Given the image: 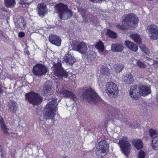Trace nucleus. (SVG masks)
<instances>
[{
	"label": "nucleus",
	"instance_id": "obj_1",
	"mask_svg": "<svg viewBox=\"0 0 158 158\" xmlns=\"http://www.w3.org/2000/svg\"><path fill=\"white\" fill-rule=\"evenodd\" d=\"M123 17L122 25L118 24L116 25V27L120 30H124L129 27L131 24L137 25L138 23V18L134 14H125Z\"/></svg>",
	"mask_w": 158,
	"mask_h": 158
},
{
	"label": "nucleus",
	"instance_id": "obj_2",
	"mask_svg": "<svg viewBox=\"0 0 158 158\" xmlns=\"http://www.w3.org/2000/svg\"><path fill=\"white\" fill-rule=\"evenodd\" d=\"M57 105L56 100H52L49 102L45 107L44 110L43 116L44 119H53L54 118L56 114L55 112Z\"/></svg>",
	"mask_w": 158,
	"mask_h": 158
},
{
	"label": "nucleus",
	"instance_id": "obj_3",
	"mask_svg": "<svg viewBox=\"0 0 158 158\" xmlns=\"http://www.w3.org/2000/svg\"><path fill=\"white\" fill-rule=\"evenodd\" d=\"M81 96L83 99H86L89 102H93L94 103H96L101 100V99L96 92L90 87L85 89L83 93Z\"/></svg>",
	"mask_w": 158,
	"mask_h": 158
},
{
	"label": "nucleus",
	"instance_id": "obj_4",
	"mask_svg": "<svg viewBox=\"0 0 158 158\" xmlns=\"http://www.w3.org/2000/svg\"><path fill=\"white\" fill-rule=\"evenodd\" d=\"M25 99L26 101L33 106H39L43 101V98L39 94L31 91L25 94Z\"/></svg>",
	"mask_w": 158,
	"mask_h": 158
},
{
	"label": "nucleus",
	"instance_id": "obj_5",
	"mask_svg": "<svg viewBox=\"0 0 158 158\" xmlns=\"http://www.w3.org/2000/svg\"><path fill=\"white\" fill-rule=\"evenodd\" d=\"M53 67L54 69V74L59 78H67L68 74L64 70L62 67V64L60 60H58L56 63H53Z\"/></svg>",
	"mask_w": 158,
	"mask_h": 158
},
{
	"label": "nucleus",
	"instance_id": "obj_6",
	"mask_svg": "<svg viewBox=\"0 0 158 158\" xmlns=\"http://www.w3.org/2000/svg\"><path fill=\"white\" fill-rule=\"evenodd\" d=\"M55 11L57 13L60 19H63V17L65 13H69L70 17L73 15L72 12L68 8V7L66 5L60 3L56 4L55 6Z\"/></svg>",
	"mask_w": 158,
	"mask_h": 158
},
{
	"label": "nucleus",
	"instance_id": "obj_7",
	"mask_svg": "<svg viewBox=\"0 0 158 158\" xmlns=\"http://www.w3.org/2000/svg\"><path fill=\"white\" fill-rule=\"evenodd\" d=\"M118 145L123 153L128 156L131 150V144L126 137H123L119 140Z\"/></svg>",
	"mask_w": 158,
	"mask_h": 158
},
{
	"label": "nucleus",
	"instance_id": "obj_8",
	"mask_svg": "<svg viewBox=\"0 0 158 158\" xmlns=\"http://www.w3.org/2000/svg\"><path fill=\"white\" fill-rule=\"evenodd\" d=\"M118 88L117 85L112 82H109L106 85V92L110 96L114 97L118 93Z\"/></svg>",
	"mask_w": 158,
	"mask_h": 158
},
{
	"label": "nucleus",
	"instance_id": "obj_9",
	"mask_svg": "<svg viewBox=\"0 0 158 158\" xmlns=\"http://www.w3.org/2000/svg\"><path fill=\"white\" fill-rule=\"evenodd\" d=\"M48 70L46 67L41 64H37L34 65L32 69L34 74L37 76H41L46 74Z\"/></svg>",
	"mask_w": 158,
	"mask_h": 158
},
{
	"label": "nucleus",
	"instance_id": "obj_10",
	"mask_svg": "<svg viewBox=\"0 0 158 158\" xmlns=\"http://www.w3.org/2000/svg\"><path fill=\"white\" fill-rule=\"evenodd\" d=\"M148 34L153 40L158 39V27L154 24L150 25L147 27Z\"/></svg>",
	"mask_w": 158,
	"mask_h": 158
},
{
	"label": "nucleus",
	"instance_id": "obj_11",
	"mask_svg": "<svg viewBox=\"0 0 158 158\" xmlns=\"http://www.w3.org/2000/svg\"><path fill=\"white\" fill-rule=\"evenodd\" d=\"M57 91L56 92L58 94L62 95L64 98H69L73 101H75L77 98L75 94L73 92H72L68 89H64L63 88L61 90L59 91Z\"/></svg>",
	"mask_w": 158,
	"mask_h": 158
},
{
	"label": "nucleus",
	"instance_id": "obj_12",
	"mask_svg": "<svg viewBox=\"0 0 158 158\" xmlns=\"http://www.w3.org/2000/svg\"><path fill=\"white\" fill-rule=\"evenodd\" d=\"M97 148L101 152V154H103V156L106 155L109 151V147L108 144L105 140H102L99 142L97 146Z\"/></svg>",
	"mask_w": 158,
	"mask_h": 158
},
{
	"label": "nucleus",
	"instance_id": "obj_13",
	"mask_svg": "<svg viewBox=\"0 0 158 158\" xmlns=\"http://www.w3.org/2000/svg\"><path fill=\"white\" fill-rule=\"evenodd\" d=\"M49 40L51 43L56 46L60 45L61 38L57 35L53 34L50 35L49 36Z\"/></svg>",
	"mask_w": 158,
	"mask_h": 158
},
{
	"label": "nucleus",
	"instance_id": "obj_14",
	"mask_svg": "<svg viewBox=\"0 0 158 158\" xmlns=\"http://www.w3.org/2000/svg\"><path fill=\"white\" fill-rule=\"evenodd\" d=\"M38 14L39 16L44 17L48 12L46 5L44 3H39L37 6Z\"/></svg>",
	"mask_w": 158,
	"mask_h": 158
},
{
	"label": "nucleus",
	"instance_id": "obj_15",
	"mask_svg": "<svg viewBox=\"0 0 158 158\" xmlns=\"http://www.w3.org/2000/svg\"><path fill=\"white\" fill-rule=\"evenodd\" d=\"M139 91L137 90V86H131L129 91V94L131 98L135 100H138L139 96Z\"/></svg>",
	"mask_w": 158,
	"mask_h": 158
},
{
	"label": "nucleus",
	"instance_id": "obj_16",
	"mask_svg": "<svg viewBox=\"0 0 158 158\" xmlns=\"http://www.w3.org/2000/svg\"><path fill=\"white\" fill-rule=\"evenodd\" d=\"M139 91L140 94L143 96H147L151 93L150 87L144 85H142L139 87Z\"/></svg>",
	"mask_w": 158,
	"mask_h": 158
},
{
	"label": "nucleus",
	"instance_id": "obj_17",
	"mask_svg": "<svg viewBox=\"0 0 158 158\" xmlns=\"http://www.w3.org/2000/svg\"><path fill=\"white\" fill-rule=\"evenodd\" d=\"M87 50L86 45L83 42H80L79 44L76 47V49H75V50L82 54L85 53Z\"/></svg>",
	"mask_w": 158,
	"mask_h": 158
},
{
	"label": "nucleus",
	"instance_id": "obj_18",
	"mask_svg": "<svg viewBox=\"0 0 158 158\" xmlns=\"http://www.w3.org/2000/svg\"><path fill=\"white\" fill-rule=\"evenodd\" d=\"M124 44L131 51L137 52L138 48L137 46L135 43L129 40L125 41Z\"/></svg>",
	"mask_w": 158,
	"mask_h": 158
},
{
	"label": "nucleus",
	"instance_id": "obj_19",
	"mask_svg": "<svg viewBox=\"0 0 158 158\" xmlns=\"http://www.w3.org/2000/svg\"><path fill=\"white\" fill-rule=\"evenodd\" d=\"M132 143L133 146L138 150H140L143 148V142L141 139H134L132 141Z\"/></svg>",
	"mask_w": 158,
	"mask_h": 158
},
{
	"label": "nucleus",
	"instance_id": "obj_20",
	"mask_svg": "<svg viewBox=\"0 0 158 158\" xmlns=\"http://www.w3.org/2000/svg\"><path fill=\"white\" fill-rule=\"evenodd\" d=\"M64 60L67 63L72 65L76 61V60L69 53L66 54L64 57Z\"/></svg>",
	"mask_w": 158,
	"mask_h": 158
},
{
	"label": "nucleus",
	"instance_id": "obj_21",
	"mask_svg": "<svg viewBox=\"0 0 158 158\" xmlns=\"http://www.w3.org/2000/svg\"><path fill=\"white\" fill-rule=\"evenodd\" d=\"M16 104V102L12 100H10L8 102V108L10 111L14 113H15L18 109Z\"/></svg>",
	"mask_w": 158,
	"mask_h": 158
},
{
	"label": "nucleus",
	"instance_id": "obj_22",
	"mask_svg": "<svg viewBox=\"0 0 158 158\" xmlns=\"http://www.w3.org/2000/svg\"><path fill=\"white\" fill-rule=\"evenodd\" d=\"M123 80L126 84L129 85L132 84L134 81L133 77L131 73L124 76Z\"/></svg>",
	"mask_w": 158,
	"mask_h": 158
},
{
	"label": "nucleus",
	"instance_id": "obj_23",
	"mask_svg": "<svg viewBox=\"0 0 158 158\" xmlns=\"http://www.w3.org/2000/svg\"><path fill=\"white\" fill-rule=\"evenodd\" d=\"M111 50L114 52H120L123 50L124 47L122 45L118 44H113L111 45Z\"/></svg>",
	"mask_w": 158,
	"mask_h": 158
},
{
	"label": "nucleus",
	"instance_id": "obj_24",
	"mask_svg": "<svg viewBox=\"0 0 158 158\" xmlns=\"http://www.w3.org/2000/svg\"><path fill=\"white\" fill-rule=\"evenodd\" d=\"M0 126L1 129L3 131V133L4 135H7L9 134L8 132L9 129L5 124L4 120L2 118H1L0 119Z\"/></svg>",
	"mask_w": 158,
	"mask_h": 158
},
{
	"label": "nucleus",
	"instance_id": "obj_25",
	"mask_svg": "<svg viewBox=\"0 0 158 158\" xmlns=\"http://www.w3.org/2000/svg\"><path fill=\"white\" fill-rule=\"evenodd\" d=\"M130 37L137 44H141L142 43V39L139 35L137 34L134 33L130 35Z\"/></svg>",
	"mask_w": 158,
	"mask_h": 158
},
{
	"label": "nucleus",
	"instance_id": "obj_26",
	"mask_svg": "<svg viewBox=\"0 0 158 158\" xmlns=\"http://www.w3.org/2000/svg\"><path fill=\"white\" fill-rule=\"evenodd\" d=\"M152 149L156 151H158V136L153 137L152 140Z\"/></svg>",
	"mask_w": 158,
	"mask_h": 158
},
{
	"label": "nucleus",
	"instance_id": "obj_27",
	"mask_svg": "<svg viewBox=\"0 0 158 158\" xmlns=\"http://www.w3.org/2000/svg\"><path fill=\"white\" fill-rule=\"evenodd\" d=\"M95 48L98 50L99 52H103L105 49L104 44L101 41H99L96 43Z\"/></svg>",
	"mask_w": 158,
	"mask_h": 158
},
{
	"label": "nucleus",
	"instance_id": "obj_28",
	"mask_svg": "<svg viewBox=\"0 0 158 158\" xmlns=\"http://www.w3.org/2000/svg\"><path fill=\"white\" fill-rule=\"evenodd\" d=\"M100 71L101 73L104 75L108 76L110 74V69L106 66H102Z\"/></svg>",
	"mask_w": 158,
	"mask_h": 158
},
{
	"label": "nucleus",
	"instance_id": "obj_29",
	"mask_svg": "<svg viewBox=\"0 0 158 158\" xmlns=\"http://www.w3.org/2000/svg\"><path fill=\"white\" fill-rule=\"evenodd\" d=\"M106 34L108 37L112 39H115L117 37V34L110 29H107Z\"/></svg>",
	"mask_w": 158,
	"mask_h": 158
},
{
	"label": "nucleus",
	"instance_id": "obj_30",
	"mask_svg": "<svg viewBox=\"0 0 158 158\" xmlns=\"http://www.w3.org/2000/svg\"><path fill=\"white\" fill-rule=\"evenodd\" d=\"M6 6L8 7H13L15 4V0H4Z\"/></svg>",
	"mask_w": 158,
	"mask_h": 158
},
{
	"label": "nucleus",
	"instance_id": "obj_31",
	"mask_svg": "<svg viewBox=\"0 0 158 158\" xmlns=\"http://www.w3.org/2000/svg\"><path fill=\"white\" fill-rule=\"evenodd\" d=\"M124 67V66L123 65L118 63L115 64L114 65L115 72L117 73H119L121 71Z\"/></svg>",
	"mask_w": 158,
	"mask_h": 158
},
{
	"label": "nucleus",
	"instance_id": "obj_32",
	"mask_svg": "<svg viewBox=\"0 0 158 158\" xmlns=\"http://www.w3.org/2000/svg\"><path fill=\"white\" fill-rule=\"evenodd\" d=\"M51 86L45 85L43 87V92L44 94L47 95L48 94V93L51 90Z\"/></svg>",
	"mask_w": 158,
	"mask_h": 158
},
{
	"label": "nucleus",
	"instance_id": "obj_33",
	"mask_svg": "<svg viewBox=\"0 0 158 158\" xmlns=\"http://www.w3.org/2000/svg\"><path fill=\"white\" fill-rule=\"evenodd\" d=\"M140 48L142 51H143L146 55H149L150 53L149 49L145 45L142 44Z\"/></svg>",
	"mask_w": 158,
	"mask_h": 158
},
{
	"label": "nucleus",
	"instance_id": "obj_34",
	"mask_svg": "<svg viewBox=\"0 0 158 158\" xmlns=\"http://www.w3.org/2000/svg\"><path fill=\"white\" fill-rule=\"evenodd\" d=\"M136 60L137 61L136 64L139 68L144 69L146 68V66L144 63L141 62L139 60Z\"/></svg>",
	"mask_w": 158,
	"mask_h": 158
},
{
	"label": "nucleus",
	"instance_id": "obj_35",
	"mask_svg": "<svg viewBox=\"0 0 158 158\" xmlns=\"http://www.w3.org/2000/svg\"><path fill=\"white\" fill-rule=\"evenodd\" d=\"M145 153L143 151L141 150L138 152V158H145Z\"/></svg>",
	"mask_w": 158,
	"mask_h": 158
},
{
	"label": "nucleus",
	"instance_id": "obj_36",
	"mask_svg": "<svg viewBox=\"0 0 158 158\" xmlns=\"http://www.w3.org/2000/svg\"><path fill=\"white\" fill-rule=\"evenodd\" d=\"M80 42L78 41L73 40L72 43V45L74 49L75 50L76 47L79 44Z\"/></svg>",
	"mask_w": 158,
	"mask_h": 158
},
{
	"label": "nucleus",
	"instance_id": "obj_37",
	"mask_svg": "<svg viewBox=\"0 0 158 158\" xmlns=\"http://www.w3.org/2000/svg\"><path fill=\"white\" fill-rule=\"evenodd\" d=\"M150 136L152 137L154 135L156 134V131L155 130L150 129L149 131Z\"/></svg>",
	"mask_w": 158,
	"mask_h": 158
},
{
	"label": "nucleus",
	"instance_id": "obj_38",
	"mask_svg": "<svg viewBox=\"0 0 158 158\" xmlns=\"http://www.w3.org/2000/svg\"><path fill=\"white\" fill-rule=\"evenodd\" d=\"M25 35L23 31H20L18 34V36L20 38H23Z\"/></svg>",
	"mask_w": 158,
	"mask_h": 158
},
{
	"label": "nucleus",
	"instance_id": "obj_39",
	"mask_svg": "<svg viewBox=\"0 0 158 158\" xmlns=\"http://www.w3.org/2000/svg\"><path fill=\"white\" fill-rule=\"evenodd\" d=\"M92 2L101 3L104 0H89Z\"/></svg>",
	"mask_w": 158,
	"mask_h": 158
},
{
	"label": "nucleus",
	"instance_id": "obj_40",
	"mask_svg": "<svg viewBox=\"0 0 158 158\" xmlns=\"http://www.w3.org/2000/svg\"><path fill=\"white\" fill-rule=\"evenodd\" d=\"M27 0H20V3L22 5H24L26 3Z\"/></svg>",
	"mask_w": 158,
	"mask_h": 158
},
{
	"label": "nucleus",
	"instance_id": "obj_41",
	"mask_svg": "<svg viewBox=\"0 0 158 158\" xmlns=\"http://www.w3.org/2000/svg\"><path fill=\"white\" fill-rule=\"evenodd\" d=\"M2 86L0 85V95L3 93V90L2 89Z\"/></svg>",
	"mask_w": 158,
	"mask_h": 158
},
{
	"label": "nucleus",
	"instance_id": "obj_42",
	"mask_svg": "<svg viewBox=\"0 0 158 158\" xmlns=\"http://www.w3.org/2000/svg\"><path fill=\"white\" fill-rule=\"evenodd\" d=\"M153 63L154 64H158V61L157 60H153Z\"/></svg>",
	"mask_w": 158,
	"mask_h": 158
},
{
	"label": "nucleus",
	"instance_id": "obj_43",
	"mask_svg": "<svg viewBox=\"0 0 158 158\" xmlns=\"http://www.w3.org/2000/svg\"><path fill=\"white\" fill-rule=\"evenodd\" d=\"M114 113L116 114H118V112L119 111V110H117L116 112H115V111L114 110Z\"/></svg>",
	"mask_w": 158,
	"mask_h": 158
},
{
	"label": "nucleus",
	"instance_id": "obj_44",
	"mask_svg": "<svg viewBox=\"0 0 158 158\" xmlns=\"http://www.w3.org/2000/svg\"><path fill=\"white\" fill-rule=\"evenodd\" d=\"M82 11H83L84 13H85L86 12V10L84 9H83L82 10Z\"/></svg>",
	"mask_w": 158,
	"mask_h": 158
},
{
	"label": "nucleus",
	"instance_id": "obj_45",
	"mask_svg": "<svg viewBox=\"0 0 158 158\" xmlns=\"http://www.w3.org/2000/svg\"><path fill=\"white\" fill-rule=\"evenodd\" d=\"M2 32L1 31V30H0V36L2 35Z\"/></svg>",
	"mask_w": 158,
	"mask_h": 158
},
{
	"label": "nucleus",
	"instance_id": "obj_46",
	"mask_svg": "<svg viewBox=\"0 0 158 158\" xmlns=\"http://www.w3.org/2000/svg\"><path fill=\"white\" fill-rule=\"evenodd\" d=\"M26 26V24L25 23L24 24H23V26L24 27H25Z\"/></svg>",
	"mask_w": 158,
	"mask_h": 158
},
{
	"label": "nucleus",
	"instance_id": "obj_47",
	"mask_svg": "<svg viewBox=\"0 0 158 158\" xmlns=\"http://www.w3.org/2000/svg\"><path fill=\"white\" fill-rule=\"evenodd\" d=\"M41 120H40V121H39V123H41Z\"/></svg>",
	"mask_w": 158,
	"mask_h": 158
},
{
	"label": "nucleus",
	"instance_id": "obj_48",
	"mask_svg": "<svg viewBox=\"0 0 158 158\" xmlns=\"http://www.w3.org/2000/svg\"><path fill=\"white\" fill-rule=\"evenodd\" d=\"M131 127H135V126L134 125L133 126H132V125H131Z\"/></svg>",
	"mask_w": 158,
	"mask_h": 158
},
{
	"label": "nucleus",
	"instance_id": "obj_49",
	"mask_svg": "<svg viewBox=\"0 0 158 158\" xmlns=\"http://www.w3.org/2000/svg\"><path fill=\"white\" fill-rule=\"evenodd\" d=\"M82 16H83V17L84 18V16L83 15H82Z\"/></svg>",
	"mask_w": 158,
	"mask_h": 158
},
{
	"label": "nucleus",
	"instance_id": "obj_50",
	"mask_svg": "<svg viewBox=\"0 0 158 158\" xmlns=\"http://www.w3.org/2000/svg\"><path fill=\"white\" fill-rule=\"evenodd\" d=\"M113 115H114V116H115V114H113Z\"/></svg>",
	"mask_w": 158,
	"mask_h": 158
},
{
	"label": "nucleus",
	"instance_id": "obj_51",
	"mask_svg": "<svg viewBox=\"0 0 158 158\" xmlns=\"http://www.w3.org/2000/svg\"><path fill=\"white\" fill-rule=\"evenodd\" d=\"M146 58H148V57H146Z\"/></svg>",
	"mask_w": 158,
	"mask_h": 158
}]
</instances>
